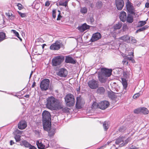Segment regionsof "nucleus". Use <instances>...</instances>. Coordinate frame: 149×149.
I'll use <instances>...</instances> for the list:
<instances>
[{
	"instance_id": "e433bc0d",
	"label": "nucleus",
	"mask_w": 149,
	"mask_h": 149,
	"mask_svg": "<svg viewBox=\"0 0 149 149\" xmlns=\"http://www.w3.org/2000/svg\"><path fill=\"white\" fill-rule=\"evenodd\" d=\"M48 132V135L50 137H51L54 135L55 133V131H47Z\"/></svg>"
},
{
	"instance_id": "09e8293b",
	"label": "nucleus",
	"mask_w": 149,
	"mask_h": 149,
	"mask_svg": "<svg viewBox=\"0 0 149 149\" xmlns=\"http://www.w3.org/2000/svg\"><path fill=\"white\" fill-rule=\"evenodd\" d=\"M17 6L18 7V8L19 10H21L22 8V5L20 3H18L17 5Z\"/></svg>"
},
{
	"instance_id": "338daca9",
	"label": "nucleus",
	"mask_w": 149,
	"mask_h": 149,
	"mask_svg": "<svg viewBox=\"0 0 149 149\" xmlns=\"http://www.w3.org/2000/svg\"><path fill=\"white\" fill-rule=\"evenodd\" d=\"M131 61L132 62V63H134V62H135V61L134 60V59L133 58H132V60H131Z\"/></svg>"
},
{
	"instance_id": "4be33fe9",
	"label": "nucleus",
	"mask_w": 149,
	"mask_h": 149,
	"mask_svg": "<svg viewBox=\"0 0 149 149\" xmlns=\"http://www.w3.org/2000/svg\"><path fill=\"white\" fill-rule=\"evenodd\" d=\"M97 92L100 94H103L105 91V89L102 87H100L97 88Z\"/></svg>"
},
{
	"instance_id": "6ab92c4d",
	"label": "nucleus",
	"mask_w": 149,
	"mask_h": 149,
	"mask_svg": "<svg viewBox=\"0 0 149 149\" xmlns=\"http://www.w3.org/2000/svg\"><path fill=\"white\" fill-rule=\"evenodd\" d=\"M127 8L128 10L130 12H132L134 10V8L132 4L130 2H128L126 4Z\"/></svg>"
},
{
	"instance_id": "4468645a",
	"label": "nucleus",
	"mask_w": 149,
	"mask_h": 149,
	"mask_svg": "<svg viewBox=\"0 0 149 149\" xmlns=\"http://www.w3.org/2000/svg\"><path fill=\"white\" fill-rule=\"evenodd\" d=\"M60 48V45L59 42H56L52 44L50 47V49L52 50H58Z\"/></svg>"
},
{
	"instance_id": "412c9836",
	"label": "nucleus",
	"mask_w": 149,
	"mask_h": 149,
	"mask_svg": "<svg viewBox=\"0 0 149 149\" xmlns=\"http://www.w3.org/2000/svg\"><path fill=\"white\" fill-rule=\"evenodd\" d=\"M119 39L122 40L123 41L126 42H127L128 43L130 42V38L129 36L125 35L119 38Z\"/></svg>"
},
{
	"instance_id": "69168bd1",
	"label": "nucleus",
	"mask_w": 149,
	"mask_h": 149,
	"mask_svg": "<svg viewBox=\"0 0 149 149\" xmlns=\"http://www.w3.org/2000/svg\"><path fill=\"white\" fill-rule=\"evenodd\" d=\"M33 72L32 71H31V74H30V77H29V78H30L31 76V75L33 74Z\"/></svg>"
},
{
	"instance_id": "79ce46f5",
	"label": "nucleus",
	"mask_w": 149,
	"mask_h": 149,
	"mask_svg": "<svg viewBox=\"0 0 149 149\" xmlns=\"http://www.w3.org/2000/svg\"><path fill=\"white\" fill-rule=\"evenodd\" d=\"M11 32H12L17 37L19 36V35L18 33L15 30H11Z\"/></svg>"
},
{
	"instance_id": "473e14b6",
	"label": "nucleus",
	"mask_w": 149,
	"mask_h": 149,
	"mask_svg": "<svg viewBox=\"0 0 149 149\" xmlns=\"http://www.w3.org/2000/svg\"><path fill=\"white\" fill-rule=\"evenodd\" d=\"M87 9L85 7L81 8L80 10V12L81 13L85 14L87 12Z\"/></svg>"
},
{
	"instance_id": "ddd939ff",
	"label": "nucleus",
	"mask_w": 149,
	"mask_h": 149,
	"mask_svg": "<svg viewBox=\"0 0 149 149\" xmlns=\"http://www.w3.org/2000/svg\"><path fill=\"white\" fill-rule=\"evenodd\" d=\"M68 72L67 70L64 68H61L57 73V75L61 77H65L67 76Z\"/></svg>"
},
{
	"instance_id": "6e6552de",
	"label": "nucleus",
	"mask_w": 149,
	"mask_h": 149,
	"mask_svg": "<svg viewBox=\"0 0 149 149\" xmlns=\"http://www.w3.org/2000/svg\"><path fill=\"white\" fill-rule=\"evenodd\" d=\"M101 72L100 73L108 77L110 76L111 74V69L103 68L101 69Z\"/></svg>"
},
{
	"instance_id": "f8f14e48",
	"label": "nucleus",
	"mask_w": 149,
	"mask_h": 149,
	"mask_svg": "<svg viewBox=\"0 0 149 149\" xmlns=\"http://www.w3.org/2000/svg\"><path fill=\"white\" fill-rule=\"evenodd\" d=\"M101 37V35L99 33H96L92 35V38L91 39V42H95L100 39Z\"/></svg>"
},
{
	"instance_id": "aec40b11",
	"label": "nucleus",
	"mask_w": 149,
	"mask_h": 149,
	"mask_svg": "<svg viewBox=\"0 0 149 149\" xmlns=\"http://www.w3.org/2000/svg\"><path fill=\"white\" fill-rule=\"evenodd\" d=\"M126 13L124 11L121 12L120 15V18L121 21L124 22L126 20Z\"/></svg>"
},
{
	"instance_id": "de8ad7c7",
	"label": "nucleus",
	"mask_w": 149,
	"mask_h": 149,
	"mask_svg": "<svg viewBox=\"0 0 149 149\" xmlns=\"http://www.w3.org/2000/svg\"><path fill=\"white\" fill-rule=\"evenodd\" d=\"M125 59H127L130 61H131L132 59L133 58L132 57H129L128 56V55L125 56Z\"/></svg>"
},
{
	"instance_id": "774afa93",
	"label": "nucleus",
	"mask_w": 149,
	"mask_h": 149,
	"mask_svg": "<svg viewBox=\"0 0 149 149\" xmlns=\"http://www.w3.org/2000/svg\"><path fill=\"white\" fill-rule=\"evenodd\" d=\"M132 147L131 148H132V149H138L137 148L133 147L132 146Z\"/></svg>"
},
{
	"instance_id": "1a4fd4ad",
	"label": "nucleus",
	"mask_w": 149,
	"mask_h": 149,
	"mask_svg": "<svg viewBox=\"0 0 149 149\" xmlns=\"http://www.w3.org/2000/svg\"><path fill=\"white\" fill-rule=\"evenodd\" d=\"M109 105V103L108 101H104L99 103V108L102 109H104L107 108Z\"/></svg>"
},
{
	"instance_id": "a211bd4d",
	"label": "nucleus",
	"mask_w": 149,
	"mask_h": 149,
	"mask_svg": "<svg viewBox=\"0 0 149 149\" xmlns=\"http://www.w3.org/2000/svg\"><path fill=\"white\" fill-rule=\"evenodd\" d=\"M65 62L67 63H69L73 64L76 63L75 60L70 56H68L66 57Z\"/></svg>"
},
{
	"instance_id": "49530a36",
	"label": "nucleus",
	"mask_w": 149,
	"mask_h": 149,
	"mask_svg": "<svg viewBox=\"0 0 149 149\" xmlns=\"http://www.w3.org/2000/svg\"><path fill=\"white\" fill-rule=\"evenodd\" d=\"M131 40L132 42L133 43H136V40L134 37H132V38H131Z\"/></svg>"
},
{
	"instance_id": "58836bf2",
	"label": "nucleus",
	"mask_w": 149,
	"mask_h": 149,
	"mask_svg": "<svg viewBox=\"0 0 149 149\" xmlns=\"http://www.w3.org/2000/svg\"><path fill=\"white\" fill-rule=\"evenodd\" d=\"M134 113L136 114L141 113V108H138L134 110Z\"/></svg>"
},
{
	"instance_id": "6e6d98bb",
	"label": "nucleus",
	"mask_w": 149,
	"mask_h": 149,
	"mask_svg": "<svg viewBox=\"0 0 149 149\" xmlns=\"http://www.w3.org/2000/svg\"><path fill=\"white\" fill-rule=\"evenodd\" d=\"M29 147V149H37L34 146H32L31 145Z\"/></svg>"
},
{
	"instance_id": "a18cd8bd",
	"label": "nucleus",
	"mask_w": 149,
	"mask_h": 149,
	"mask_svg": "<svg viewBox=\"0 0 149 149\" xmlns=\"http://www.w3.org/2000/svg\"><path fill=\"white\" fill-rule=\"evenodd\" d=\"M122 63L124 65H127L128 64V62L125 60V59L124 60L122 61Z\"/></svg>"
},
{
	"instance_id": "052dcab7",
	"label": "nucleus",
	"mask_w": 149,
	"mask_h": 149,
	"mask_svg": "<svg viewBox=\"0 0 149 149\" xmlns=\"http://www.w3.org/2000/svg\"><path fill=\"white\" fill-rule=\"evenodd\" d=\"M136 3H137L136 5L138 6H139L141 3H140L139 2V1L137 2H136Z\"/></svg>"
},
{
	"instance_id": "a878e982",
	"label": "nucleus",
	"mask_w": 149,
	"mask_h": 149,
	"mask_svg": "<svg viewBox=\"0 0 149 149\" xmlns=\"http://www.w3.org/2000/svg\"><path fill=\"white\" fill-rule=\"evenodd\" d=\"M122 24L121 23L119 22L116 24L113 27L114 30L119 29H120L122 26Z\"/></svg>"
},
{
	"instance_id": "bf43d9fd",
	"label": "nucleus",
	"mask_w": 149,
	"mask_h": 149,
	"mask_svg": "<svg viewBox=\"0 0 149 149\" xmlns=\"http://www.w3.org/2000/svg\"><path fill=\"white\" fill-rule=\"evenodd\" d=\"M35 85H36V83H35V82H34L33 83L32 85V88H33V87H35Z\"/></svg>"
},
{
	"instance_id": "c9c22d12",
	"label": "nucleus",
	"mask_w": 149,
	"mask_h": 149,
	"mask_svg": "<svg viewBox=\"0 0 149 149\" xmlns=\"http://www.w3.org/2000/svg\"><path fill=\"white\" fill-rule=\"evenodd\" d=\"M103 126L105 130H107L109 127L108 123L107 122H105L103 123Z\"/></svg>"
},
{
	"instance_id": "603ef678",
	"label": "nucleus",
	"mask_w": 149,
	"mask_h": 149,
	"mask_svg": "<svg viewBox=\"0 0 149 149\" xmlns=\"http://www.w3.org/2000/svg\"><path fill=\"white\" fill-rule=\"evenodd\" d=\"M6 15L7 16H8L9 18H10L11 16L12 15V13L10 14L9 13H6Z\"/></svg>"
},
{
	"instance_id": "7ed1b4c3",
	"label": "nucleus",
	"mask_w": 149,
	"mask_h": 149,
	"mask_svg": "<svg viewBox=\"0 0 149 149\" xmlns=\"http://www.w3.org/2000/svg\"><path fill=\"white\" fill-rule=\"evenodd\" d=\"M131 140V139L130 137L126 139L124 137H122L116 139L115 143L116 144L119 145V146L122 147L127 144Z\"/></svg>"
},
{
	"instance_id": "9b49d317",
	"label": "nucleus",
	"mask_w": 149,
	"mask_h": 149,
	"mask_svg": "<svg viewBox=\"0 0 149 149\" xmlns=\"http://www.w3.org/2000/svg\"><path fill=\"white\" fill-rule=\"evenodd\" d=\"M22 131H14L13 134L14 135V138L17 142L20 141V135L22 133Z\"/></svg>"
},
{
	"instance_id": "c03bdc74",
	"label": "nucleus",
	"mask_w": 149,
	"mask_h": 149,
	"mask_svg": "<svg viewBox=\"0 0 149 149\" xmlns=\"http://www.w3.org/2000/svg\"><path fill=\"white\" fill-rule=\"evenodd\" d=\"M18 12L19 14L22 17H25L26 15L25 14V13H21L20 12L18 11Z\"/></svg>"
},
{
	"instance_id": "393cba45",
	"label": "nucleus",
	"mask_w": 149,
	"mask_h": 149,
	"mask_svg": "<svg viewBox=\"0 0 149 149\" xmlns=\"http://www.w3.org/2000/svg\"><path fill=\"white\" fill-rule=\"evenodd\" d=\"M126 20L127 22L131 23L133 21V17L131 15H128L127 17Z\"/></svg>"
},
{
	"instance_id": "f704fd0d",
	"label": "nucleus",
	"mask_w": 149,
	"mask_h": 149,
	"mask_svg": "<svg viewBox=\"0 0 149 149\" xmlns=\"http://www.w3.org/2000/svg\"><path fill=\"white\" fill-rule=\"evenodd\" d=\"M92 107L93 109H96L99 108V104H98L96 102H94L92 105Z\"/></svg>"
},
{
	"instance_id": "2f4dec72",
	"label": "nucleus",
	"mask_w": 149,
	"mask_h": 149,
	"mask_svg": "<svg viewBox=\"0 0 149 149\" xmlns=\"http://www.w3.org/2000/svg\"><path fill=\"white\" fill-rule=\"evenodd\" d=\"M148 27V26L147 25L145 26H144L143 27L139 29L138 30H137L136 31V32L137 33L139 32L143 31L145 30H146V29H147Z\"/></svg>"
},
{
	"instance_id": "ea45409f",
	"label": "nucleus",
	"mask_w": 149,
	"mask_h": 149,
	"mask_svg": "<svg viewBox=\"0 0 149 149\" xmlns=\"http://www.w3.org/2000/svg\"><path fill=\"white\" fill-rule=\"evenodd\" d=\"M96 6L98 8H100L102 6V3L100 2H98L96 3Z\"/></svg>"
},
{
	"instance_id": "72a5a7b5",
	"label": "nucleus",
	"mask_w": 149,
	"mask_h": 149,
	"mask_svg": "<svg viewBox=\"0 0 149 149\" xmlns=\"http://www.w3.org/2000/svg\"><path fill=\"white\" fill-rule=\"evenodd\" d=\"M68 0L65 1L63 3L60 1L59 3V5L60 6H63L66 7L68 5Z\"/></svg>"
},
{
	"instance_id": "37998d69",
	"label": "nucleus",
	"mask_w": 149,
	"mask_h": 149,
	"mask_svg": "<svg viewBox=\"0 0 149 149\" xmlns=\"http://www.w3.org/2000/svg\"><path fill=\"white\" fill-rule=\"evenodd\" d=\"M111 142H112V141H110V142H108L107 143L105 144V145H104V146H102L100 147V148H98L97 149H102V148L103 147H106V145H108L109 144V143H110Z\"/></svg>"
},
{
	"instance_id": "423d86ee",
	"label": "nucleus",
	"mask_w": 149,
	"mask_h": 149,
	"mask_svg": "<svg viewBox=\"0 0 149 149\" xmlns=\"http://www.w3.org/2000/svg\"><path fill=\"white\" fill-rule=\"evenodd\" d=\"M49 80L48 79H45L41 82L40 87L41 89L43 91L47 90L49 87Z\"/></svg>"
},
{
	"instance_id": "4d7b16f0",
	"label": "nucleus",
	"mask_w": 149,
	"mask_h": 149,
	"mask_svg": "<svg viewBox=\"0 0 149 149\" xmlns=\"http://www.w3.org/2000/svg\"><path fill=\"white\" fill-rule=\"evenodd\" d=\"M61 16L60 15V13L59 14V15H58L57 18V20H58L60 19L61 18Z\"/></svg>"
},
{
	"instance_id": "20e7f679",
	"label": "nucleus",
	"mask_w": 149,
	"mask_h": 149,
	"mask_svg": "<svg viewBox=\"0 0 149 149\" xmlns=\"http://www.w3.org/2000/svg\"><path fill=\"white\" fill-rule=\"evenodd\" d=\"M66 105L69 107L73 106L75 102L74 98L72 94H67L65 98Z\"/></svg>"
},
{
	"instance_id": "e2e57ef3",
	"label": "nucleus",
	"mask_w": 149,
	"mask_h": 149,
	"mask_svg": "<svg viewBox=\"0 0 149 149\" xmlns=\"http://www.w3.org/2000/svg\"><path fill=\"white\" fill-rule=\"evenodd\" d=\"M145 6L146 7L148 8L149 7V3H146V4Z\"/></svg>"
},
{
	"instance_id": "dca6fc26",
	"label": "nucleus",
	"mask_w": 149,
	"mask_h": 149,
	"mask_svg": "<svg viewBox=\"0 0 149 149\" xmlns=\"http://www.w3.org/2000/svg\"><path fill=\"white\" fill-rule=\"evenodd\" d=\"M89 28V26L87 25L86 24L84 23L81 26L78 27L77 29L79 30L80 31L83 32L86 29H88Z\"/></svg>"
},
{
	"instance_id": "3c124183",
	"label": "nucleus",
	"mask_w": 149,
	"mask_h": 149,
	"mask_svg": "<svg viewBox=\"0 0 149 149\" xmlns=\"http://www.w3.org/2000/svg\"><path fill=\"white\" fill-rule=\"evenodd\" d=\"M89 20L90 22L92 23L94 21V19L92 17H90L89 19Z\"/></svg>"
},
{
	"instance_id": "9d476101",
	"label": "nucleus",
	"mask_w": 149,
	"mask_h": 149,
	"mask_svg": "<svg viewBox=\"0 0 149 149\" xmlns=\"http://www.w3.org/2000/svg\"><path fill=\"white\" fill-rule=\"evenodd\" d=\"M116 4L117 9L119 10H121L124 5L123 0H116Z\"/></svg>"
},
{
	"instance_id": "c756f323",
	"label": "nucleus",
	"mask_w": 149,
	"mask_h": 149,
	"mask_svg": "<svg viewBox=\"0 0 149 149\" xmlns=\"http://www.w3.org/2000/svg\"><path fill=\"white\" fill-rule=\"evenodd\" d=\"M5 34L3 32H0V41H2L5 38Z\"/></svg>"
},
{
	"instance_id": "680f3d73",
	"label": "nucleus",
	"mask_w": 149,
	"mask_h": 149,
	"mask_svg": "<svg viewBox=\"0 0 149 149\" xmlns=\"http://www.w3.org/2000/svg\"><path fill=\"white\" fill-rule=\"evenodd\" d=\"M14 143L13 142V141L12 140H11L10 141V145H12L13 144H14Z\"/></svg>"
},
{
	"instance_id": "8fccbe9b",
	"label": "nucleus",
	"mask_w": 149,
	"mask_h": 149,
	"mask_svg": "<svg viewBox=\"0 0 149 149\" xmlns=\"http://www.w3.org/2000/svg\"><path fill=\"white\" fill-rule=\"evenodd\" d=\"M56 11L55 10H53L52 12V16L54 18L56 17Z\"/></svg>"
},
{
	"instance_id": "13d9d810",
	"label": "nucleus",
	"mask_w": 149,
	"mask_h": 149,
	"mask_svg": "<svg viewBox=\"0 0 149 149\" xmlns=\"http://www.w3.org/2000/svg\"><path fill=\"white\" fill-rule=\"evenodd\" d=\"M128 53L129 54L128 55H127L128 56H130V55H132L133 56H134L133 52H131L130 53ZM125 55H126L125 56H126L127 55L126 54Z\"/></svg>"
},
{
	"instance_id": "5701e85b",
	"label": "nucleus",
	"mask_w": 149,
	"mask_h": 149,
	"mask_svg": "<svg viewBox=\"0 0 149 149\" xmlns=\"http://www.w3.org/2000/svg\"><path fill=\"white\" fill-rule=\"evenodd\" d=\"M36 145L38 148L40 149H43L45 148V146L42 143L41 141H36Z\"/></svg>"
},
{
	"instance_id": "0e129e2a",
	"label": "nucleus",
	"mask_w": 149,
	"mask_h": 149,
	"mask_svg": "<svg viewBox=\"0 0 149 149\" xmlns=\"http://www.w3.org/2000/svg\"><path fill=\"white\" fill-rule=\"evenodd\" d=\"M9 18L10 19L12 20V19H14V17L12 15L10 18Z\"/></svg>"
},
{
	"instance_id": "f257e3e1",
	"label": "nucleus",
	"mask_w": 149,
	"mask_h": 149,
	"mask_svg": "<svg viewBox=\"0 0 149 149\" xmlns=\"http://www.w3.org/2000/svg\"><path fill=\"white\" fill-rule=\"evenodd\" d=\"M46 107L51 110H57L62 109L61 103L53 97H50L47 99Z\"/></svg>"
},
{
	"instance_id": "a19ab883",
	"label": "nucleus",
	"mask_w": 149,
	"mask_h": 149,
	"mask_svg": "<svg viewBox=\"0 0 149 149\" xmlns=\"http://www.w3.org/2000/svg\"><path fill=\"white\" fill-rule=\"evenodd\" d=\"M80 103V97H77V102L76 103V106L77 107L78 105H79Z\"/></svg>"
},
{
	"instance_id": "2eb2a0df",
	"label": "nucleus",
	"mask_w": 149,
	"mask_h": 149,
	"mask_svg": "<svg viewBox=\"0 0 149 149\" xmlns=\"http://www.w3.org/2000/svg\"><path fill=\"white\" fill-rule=\"evenodd\" d=\"M107 77L100 73L99 74L98 76L99 80L101 83H105L107 81Z\"/></svg>"
},
{
	"instance_id": "f3484780",
	"label": "nucleus",
	"mask_w": 149,
	"mask_h": 149,
	"mask_svg": "<svg viewBox=\"0 0 149 149\" xmlns=\"http://www.w3.org/2000/svg\"><path fill=\"white\" fill-rule=\"evenodd\" d=\"M27 126L26 123L24 120H22L18 124V127L20 130L24 129Z\"/></svg>"
},
{
	"instance_id": "864d4df0",
	"label": "nucleus",
	"mask_w": 149,
	"mask_h": 149,
	"mask_svg": "<svg viewBox=\"0 0 149 149\" xmlns=\"http://www.w3.org/2000/svg\"><path fill=\"white\" fill-rule=\"evenodd\" d=\"M126 130L125 127L123 126L120 127L119 129V130Z\"/></svg>"
},
{
	"instance_id": "7c9ffc66",
	"label": "nucleus",
	"mask_w": 149,
	"mask_h": 149,
	"mask_svg": "<svg viewBox=\"0 0 149 149\" xmlns=\"http://www.w3.org/2000/svg\"><path fill=\"white\" fill-rule=\"evenodd\" d=\"M146 24V21H139L138 23V27H140L141 26H142Z\"/></svg>"
},
{
	"instance_id": "c85d7f7f",
	"label": "nucleus",
	"mask_w": 149,
	"mask_h": 149,
	"mask_svg": "<svg viewBox=\"0 0 149 149\" xmlns=\"http://www.w3.org/2000/svg\"><path fill=\"white\" fill-rule=\"evenodd\" d=\"M148 111L147 108L145 107L141 108V113L146 114H148Z\"/></svg>"
},
{
	"instance_id": "39448f33",
	"label": "nucleus",
	"mask_w": 149,
	"mask_h": 149,
	"mask_svg": "<svg viewBox=\"0 0 149 149\" xmlns=\"http://www.w3.org/2000/svg\"><path fill=\"white\" fill-rule=\"evenodd\" d=\"M64 58L63 56H56L52 59V65L56 66L60 65L63 61Z\"/></svg>"
},
{
	"instance_id": "f03ea898",
	"label": "nucleus",
	"mask_w": 149,
	"mask_h": 149,
	"mask_svg": "<svg viewBox=\"0 0 149 149\" xmlns=\"http://www.w3.org/2000/svg\"><path fill=\"white\" fill-rule=\"evenodd\" d=\"M43 125L45 130H50L51 127V115L48 111H45L42 113Z\"/></svg>"
},
{
	"instance_id": "5fc2aeb1",
	"label": "nucleus",
	"mask_w": 149,
	"mask_h": 149,
	"mask_svg": "<svg viewBox=\"0 0 149 149\" xmlns=\"http://www.w3.org/2000/svg\"><path fill=\"white\" fill-rule=\"evenodd\" d=\"M50 4V3L49 1H47L45 3V6H48Z\"/></svg>"
},
{
	"instance_id": "b1692460",
	"label": "nucleus",
	"mask_w": 149,
	"mask_h": 149,
	"mask_svg": "<svg viewBox=\"0 0 149 149\" xmlns=\"http://www.w3.org/2000/svg\"><path fill=\"white\" fill-rule=\"evenodd\" d=\"M108 95L109 98L112 99H114L115 97V94L111 91H109L107 93Z\"/></svg>"
},
{
	"instance_id": "bb28decb",
	"label": "nucleus",
	"mask_w": 149,
	"mask_h": 149,
	"mask_svg": "<svg viewBox=\"0 0 149 149\" xmlns=\"http://www.w3.org/2000/svg\"><path fill=\"white\" fill-rule=\"evenodd\" d=\"M22 144L26 147H29L31 144L26 140H24L22 141Z\"/></svg>"
},
{
	"instance_id": "cd10ccee",
	"label": "nucleus",
	"mask_w": 149,
	"mask_h": 149,
	"mask_svg": "<svg viewBox=\"0 0 149 149\" xmlns=\"http://www.w3.org/2000/svg\"><path fill=\"white\" fill-rule=\"evenodd\" d=\"M122 80L123 88L125 89H126L127 86V83L126 82V80L125 79L123 78L122 79Z\"/></svg>"
},
{
	"instance_id": "4c0bfd02",
	"label": "nucleus",
	"mask_w": 149,
	"mask_h": 149,
	"mask_svg": "<svg viewBox=\"0 0 149 149\" xmlns=\"http://www.w3.org/2000/svg\"><path fill=\"white\" fill-rule=\"evenodd\" d=\"M142 94H141V92H139L138 93L135 94L133 96V98L134 99H136L139 97V96Z\"/></svg>"
},
{
	"instance_id": "0eeeda50",
	"label": "nucleus",
	"mask_w": 149,
	"mask_h": 149,
	"mask_svg": "<svg viewBox=\"0 0 149 149\" xmlns=\"http://www.w3.org/2000/svg\"><path fill=\"white\" fill-rule=\"evenodd\" d=\"M88 85L89 87L92 89H96L99 85L98 81L94 79L90 80L88 83Z\"/></svg>"
}]
</instances>
